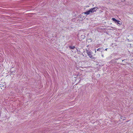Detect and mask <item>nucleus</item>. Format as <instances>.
Instances as JSON below:
<instances>
[{"mask_svg":"<svg viewBox=\"0 0 133 133\" xmlns=\"http://www.w3.org/2000/svg\"><path fill=\"white\" fill-rule=\"evenodd\" d=\"M69 47L71 49H73L75 48V46H72L71 45L69 46Z\"/></svg>","mask_w":133,"mask_h":133,"instance_id":"nucleus-4","label":"nucleus"},{"mask_svg":"<svg viewBox=\"0 0 133 133\" xmlns=\"http://www.w3.org/2000/svg\"><path fill=\"white\" fill-rule=\"evenodd\" d=\"M87 53L88 54V55L92 59H94V57L92 56V55L91 54V52L89 51L88 50H87Z\"/></svg>","mask_w":133,"mask_h":133,"instance_id":"nucleus-2","label":"nucleus"},{"mask_svg":"<svg viewBox=\"0 0 133 133\" xmlns=\"http://www.w3.org/2000/svg\"><path fill=\"white\" fill-rule=\"evenodd\" d=\"M17 22H18V21L17 20Z\"/></svg>","mask_w":133,"mask_h":133,"instance_id":"nucleus-10","label":"nucleus"},{"mask_svg":"<svg viewBox=\"0 0 133 133\" xmlns=\"http://www.w3.org/2000/svg\"><path fill=\"white\" fill-rule=\"evenodd\" d=\"M102 57H103V55H102Z\"/></svg>","mask_w":133,"mask_h":133,"instance_id":"nucleus-12","label":"nucleus"},{"mask_svg":"<svg viewBox=\"0 0 133 133\" xmlns=\"http://www.w3.org/2000/svg\"><path fill=\"white\" fill-rule=\"evenodd\" d=\"M117 24H121L122 23L120 22V21H118V22L116 23Z\"/></svg>","mask_w":133,"mask_h":133,"instance_id":"nucleus-5","label":"nucleus"},{"mask_svg":"<svg viewBox=\"0 0 133 133\" xmlns=\"http://www.w3.org/2000/svg\"><path fill=\"white\" fill-rule=\"evenodd\" d=\"M108 49H105V50L107 51V50Z\"/></svg>","mask_w":133,"mask_h":133,"instance_id":"nucleus-7","label":"nucleus"},{"mask_svg":"<svg viewBox=\"0 0 133 133\" xmlns=\"http://www.w3.org/2000/svg\"><path fill=\"white\" fill-rule=\"evenodd\" d=\"M125 60V59H124V60H122V61H124Z\"/></svg>","mask_w":133,"mask_h":133,"instance_id":"nucleus-8","label":"nucleus"},{"mask_svg":"<svg viewBox=\"0 0 133 133\" xmlns=\"http://www.w3.org/2000/svg\"><path fill=\"white\" fill-rule=\"evenodd\" d=\"M112 20L115 22L116 23L117 22H118V20H117L115 18H112Z\"/></svg>","mask_w":133,"mask_h":133,"instance_id":"nucleus-3","label":"nucleus"},{"mask_svg":"<svg viewBox=\"0 0 133 133\" xmlns=\"http://www.w3.org/2000/svg\"><path fill=\"white\" fill-rule=\"evenodd\" d=\"M17 18H18L17 17Z\"/></svg>","mask_w":133,"mask_h":133,"instance_id":"nucleus-11","label":"nucleus"},{"mask_svg":"<svg viewBox=\"0 0 133 133\" xmlns=\"http://www.w3.org/2000/svg\"><path fill=\"white\" fill-rule=\"evenodd\" d=\"M101 49V48H98V49H97V51H100V50Z\"/></svg>","mask_w":133,"mask_h":133,"instance_id":"nucleus-6","label":"nucleus"},{"mask_svg":"<svg viewBox=\"0 0 133 133\" xmlns=\"http://www.w3.org/2000/svg\"><path fill=\"white\" fill-rule=\"evenodd\" d=\"M97 9L98 8L97 7H95L90 9L89 10L84 12V13L85 14L88 15L91 13H94V12H96Z\"/></svg>","mask_w":133,"mask_h":133,"instance_id":"nucleus-1","label":"nucleus"},{"mask_svg":"<svg viewBox=\"0 0 133 133\" xmlns=\"http://www.w3.org/2000/svg\"><path fill=\"white\" fill-rule=\"evenodd\" d=\"M96 49H95V52H96Z\"/></svg>","mask_w":133,"mask_h":133,"instance_id":"nucleus-9","label":"nucleus"}]
</instances>
